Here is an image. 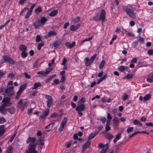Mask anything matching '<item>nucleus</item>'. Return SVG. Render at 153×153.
I'll return each instance as SVG.
<instances>
[{
    "label": "nucleus",
    "mask_w": 153,
    "mask_h": 153,
    "mask_svg": "<svg viewBox=\"0 0 153 153\" xmlns=\"http://www.w3.org/2000/svg\"><path fill=\"white\" fill-rule=\"evenodd\" d=\"M105 12L104 10H101L100 13H97L93 17V19L95 21L101 20L103 22L105 21Z\"/></svg>",
    "instance_id": "nucleus-1"
},
{
    "label": "nucleus",
    "mask_w": 153,
    "mask_h": 153,
    "mask_svg": "<svg viewBox=\"0 0 153 153\" xmlns=\"http://www.w3.org/2000/svg\"><path fill=\"white\" fill-rule=\"evenodd\" d=\"M5 62H7L12 65L14 64L15 63V62L13 59H12L9 56L6 55L3 56L2 59H1V63Z\"/></svg>",
    "instance_id": "nucleus-2"
},
{
    "label": "nucleus",
    "mask_w": 153,
    "mask_h": 153,
    "mask_svg": "<svg viewBox=\"0 0 153 153\" xmlns=\"http://www.w3.org/2000/svg\"><path fill=\"white\" fill-rule=\"evenodd\" d=\"M37 145V143L30 144L27 150L26 151V153H37L36 150Z\"/></svg>",
    "instance_id": "nucleus-3"
},
{
    "label": "nucleus",
    "mask_w": 153,
    "mask_h": 153,
    "mask_svg": "<svg viewBox=\"0 0 153 153\" xmlns=\"http://www.w3.org/2000/svg\"><path fill=\"white\" fill-rule=\"evenodd\" d=\"M123 9L125 10L129 17L133 18L136 17L135 13L130 8H128L126 6H123Z\"/></svg>",
    "instance_id": "nucleus-4"
},
{
    "label": "nucleus",
    "mask_w": 153,
    "mask_h": 153,
    "mask_svg": "<svg viewBox=\"0 0 153 153\" xmlns=\"http://www.w3.org/2000/svg\"><path fill=\"white\" fill-rule=\"evenodd\" d=\"M97 55L96 54H94L90 58H85V64L86 66H88L91 65L93 62L94 60L95 59Z\"/></svg>",
    "instance_id": "nucleus-5"
},
{
    "label": "nucleus",
    "mask_w": 153,
    "mask_h": 153,
    "mask_svg": "<svg viewBox=\"0 0 153 153\" xmlns=\"http://www.w3.org/2000/svg\"><path fill=\"white\" fill-rule=\"evenodd\" d=\"M45 98L47 99V107L50 108L53 104V99L52 97L48 95H46L45 96Z\"/></svg>",
    "instance_id": "nucleus-6"
},
{
    "label": "nucleus",
    "mask_w": 153,
    "mask_h": 153,
    "mask_svg": "<svg viewBox=\"0 0 153 153\" xmlns=\"http://www.w3.org/2000/svg\"><path fill=\"white\" fill-rule=\"evenodd\" d=\"M113 127L114 129H115L118 125L119 123V120L118 118L117 117H114L113 120Z\"/></svg>",
    "instance_id": "nucleus-7"
},
{
    "label": "nucleus",
    "mask_w": 153,
    "mask_h": 153,
    "mask_svg": "<svg viewBox=\"0 0 153 153\" xmlns=\"http://www.w3.org/2000/svg\"><path fill=\"white\" fill-rule=\"evenodd\" d=\"M36 140V139L35 137H29L26 141V143L27 144L30 143H31L30 144L36 143L35 142Z\"/></svg>",
    "instance_id": "nucleus-8"
},
{
    "label": "nucleus",
    "mask_w": 153,
    "mask_h": 153,
    "mask_svg": "<svg viewBox=\"0 0 153 153\" xmlns=\"http://www.w3.org/2000/svg\"><path fill=\"white\" fill-rule=\"evenodd\" d=\"M33 25L35 29H37L39 27H41L42 25L40 21V19H36Z\"/></svg>",
    "instance_id": "nucleus-9"
},
{
    "label": "nucleus",
    "mask_w": 153,
    "mask_h": 153,
    "mask_svg": "<svg viewBox=\"0 0 153 153\" xmlns=\"http://www.w3.org/2000/svg\"><path fill=\"white\" fill-rule=\"evenodd\" d=\"M79 105L76 108V111H83L85 108V105L84 104H79Z\"/></svg>",
    "instance_id": "nucleus-10"
},
{
    "label": "nucleus",
    "mask_w": 153,
    "mask_h": 153,
    "mask_svg": "<svg viewBox=\"0 0 153 153\" xmlns=\"http://www.w3.org/2000/svg\"><path fill=\"white\" fill-rule=\"evenodd\" d=\"M80 25V24L79 23L76 24V25H72L71 26L70 30L72 31H75L79 28Z\"/></svg>",
    "instance_id": "nucleus-11"
},
{
    "label": "nucleus",
    "mask_w": 153,
    "mask_h": 153,
    "mask_svg": "<svg viewBox=\"0 0 153 153\" xmlns=\"http://www.w3.org/2000/svg\"><path fill=\"white\" fill-rule=\"evenodd\" d=\"M65 45L68 48H72L75 45V42H73L71 43L69 42H66L65 44Z\"/></svg>",
    "instance_id": "nucleus-12"
},
{
    "label": "nucleus",
    "mask_w": 153,
    "mask_h": 153,
    "mask_svg": "<svg viewBox=\"0 0 153 153\" xmlns=\"http://www.w3.org/2000/svg\"><path fill=\"white\" fill-rule=\"evenodd\" d=\"M146 80L150 83L153 82V72L152 74H149L146 79Z\"/></svg>",
    "instance_id": "nucleus-13"
},
{
    "label": "nucleus",
    "mask_w": 153,
    "mask_h": 153,
    "mask_svg": "<svg viewBox=\"0 0 153 153\" xmlns=\"http://www.w3.org/2000/svg\"><path fill=\"white\" fill-rule=\"evenodd\" d=\"M19 48V50L22 52H26L27 51V47L24 45H20Z\"/></svg>",
    "instance_id": "nucleus-14"
},
{
    "label": "nucleus",
    "mask_w": 153,
    "mask_h": 153,
    "mask_svg": "<svg viewBox=\"0 0 153 153\" xmlns=\"http://www.w3.org/2000/svg\"><path fill=\"white\" fill-rule=\"evenodd\" d=\"M61 42L58 41H55L53 44L52 45L55 48H57L61 44Z\"/></svg>",
    "instance_id": "nucleus-15"
},
{
    "label": "nucleus",
    "mask_w": 153,
    "mask_h": 153,
    "mask_svg": "<svg viewBox=\"0 0 153 153\" xmlns=\"http://www.w3.org/2000/svg\"><path fill=\"white\" fill-rule=\"evenodd\" d=\"M41 86V84L40 82L36 83L34 84L33 87H32L31 89L33 90L36 89L38 87H40Z\"/></svg>",
    "instance_id": "nucleus-16"
},
{
    "label": "nucleus",
    "mask_w": 153,
    "mask_h": 153,
    "mask_svg": "<svg viewBox=\"0 0 153 153\" xmlns=\"http://www.w3.org/2000/svg\"><path fill=\"white\" fill-rule=\"evenodd\" d=\"M54 124V123H51L49 124L48 126H46L45 128L47 129L48 130L47 131H50L52 127H53Z\"/></svg>",
    "instance_id": "nucleus-17"
},
{
    "label": "nucleus",
    "mask_w": 153,
    "mask_h": 153,
    "mask_svg": "<svg viewBox=\"0 0 153 153\" xmlns=\"http://www.w3.org/2000/svg\"><path fill=\"white\" fill-rule=\"evenodd\" d=\"M80 17L79 16H77L75 17L74 19H72L71 21H72V23L75 24L77 22H78L80 20Z\"/></svg>",
    "instance_id": "nucleus-18"
},
{
    "label": "nucleus",
    "mask_w": 153,
    "mask_h": 153,
    "mask_svg": "<svg viewBox=\"0 0 153 153\" xmlns=\"http://www.w3.org/2000/svg\"><path fill=\"white\" fill-rule=\"evenodd\" d=\"M58 13V11L55 10L52 11L49 13V15L50 16H54L56 15Z\"/></svg>",
    "instance_id": "nucleus-19"
},
{
    "label": "nucleus",
    "mask_w": 153,
    "mask_h": 153,
    "mask_svg": "<svg viewBox=\"0 0 153 153\" xmlns=\"http://www.w3.org/2000/svg\"><path fill=\"white\" fill-rule=\"evenodd\" d=\"M133 76V75L131 74H127L126 76L123 77V79H131L132 78Z\"/></svg>",
    "instance_id": "nucleus-20"
},
{
    "label": "nucleus",
    "mask_w": 153,
    "mask_h": 153,
    "mask_svg": "<svg viewBox=\"0 0 153 153\" xmlns=\"http://www.w3.org/2000/svg\"><path fill=\"white\" fill-rule=\"evenodd\" d=\"M93 36H91L88 38H86V39H84L81 42V44H80V45H83L84 43L85 42L90 41V40H91L93 39Z\"/></svg>",
    "instance_id": "nucleus-21"
},
{
    "label": "nucleus",
    "mask_w": 153,
    "mask_h": 153,
    "mask_svg": "<svg viewBox=\"0 0 153 153\" xmlns=\"http://www.w3.org/2000/svg\"><path fill=\"white\" fill-rule=\"evenodd\" d=\"M48 19L45 17H42L40 19V21L42 25L45 24V22L47 21Z\"/></svg>",
    "instance_id": "nucleus-22"
},
{
    "label": "nucleus",
    "mask_w": 153,
    "mask_h": 153,
    "mask_svg": "<svg viewBox=\"0 0 153 153\" xmlns=\"http://www.w3.org/2000/svg\"><path fill=\"white\" fill-rule=\"evenodd\" d=\"M67 117H64L60 125L65 126L67 123Z\"/></svg>",
    "instance_id": "nucleus-23"
},
{
    "label": "nucleus",
    "mask_w": 153,
    "mask_h": 153,
    "mask_svg": "<svg viewBox=\"0 0 153 153\" xmlns=\"http://www.w3.org/2000/svg\"><path fill=\"white\" fill-rule=\"evenodd\" d=\"M89 144L90 143L88 141L85 143L82 146L83 150H84L85 149H86L89 146Z\"/></svg>",
    "instance_id": "nucleus-24"
},
{
    "label": "nucleus",
    "mask_w": 153,
    "mask_h": 153,
    "mask_svg": "<svg viewBox=\"0 0 153 153\" xmlns=\"http://www.w3.org/2000/svg\"><path fill=\"white\" fill-rule=\"evenodd\" d=\"M105 137L108 140L112 139L113 137V136L111 134L107 133L105 135Z\"/></svg>",
    "instance_id": "nucleus-25"
},
{
    "label": "nucleus",
    "mask_w": 153,
    "mask_h": 153,
    "mask_svg": "<svg viewBox=\"0 0 153 153\" xmlns=\"http://www.w3.org/2000/svg\"><path fill=\"white\" fill-rule=\"evenodd\" d=\"M0 112L1 113L5 114L6 113V110L4 107L1 106L0 107Z\"/></svg>",
    "instance_id": "nucleus-26"
},
{
    "label": "nucleus",
    "mask_w": 153,
    "mask_h": 153,
    "mask_svg": "<svg viewBox=\"0 0 153 153\" xmlns=\"http://www.w3.org/2000/svg\"><path fill=\"white\" fill-rule=\"evenodd\" d=\"M27 86V84L25 83L23 85H21L19 88V90L22 92L26 89Z\"/></svg>",
    "instance_id": "nucleus-27"
},
{
    "label": "nucleus",
    "mask_w": 153,
    "mask_h": 153,
    "mask_svg": "<svg viewBox=\"0 0 153 153\" xmlns=\"http://www.w3.org/2000/svg\"><path fill=\"white\" fill-rule=\"evenodd\" d=\"M42 8L40 7H39L37 8H35V12L36 13H38L42 12Z\"/></svg>",
    "instance_id": "nucleus-28"
},
{
    "label": "nucleus",
    "mask_w": 153,
    "mask_h": 153,
    "mask_svg": "<svg viewBox=\"0 0 153 153\" xmlns=\"http://www.w3.org/2000/svg\"><path fill=\"white\" fill-rule=\"evenodd\" d=\"M151 97V95L150 94L146 95L143 98V100L144 102L150 99Z\"/></svg>",
    "instance_id": "nucleus-29"
},
{
    "label": "nucleus",
    "mask_w": 153,
    "mask_h": 153,
    "mask_svg": "<svg viewBox=\"0 0 153 153\" xmlns=\"http://www.w3.org/2000/svg\"><path fill=\"white\" fill-rule=\"evenodd\" d=\"M13 148L11 146H9L6 150V153H13Z\"/></svg>",
    "instance_id": "nucleus-30"
},
{
    "label": "nucleus",
    "mask_w": 153,
    "mask_h": 153,
    "mask_svg": "<svg viewBox=\"0 0 153 153\" xmlns=\"http://www.w3.org/2000/svg\"><path fill=\"white\" fill-rule=\"evenodd\" d=\"M127 67H125L123 66H120L118 68V69L121 72H123L125 70L126 68H127Z\"/></svg>",
    "instance_id": "nucleus-31"
},
{
    "label": "nucleus",
    "mask_w": 153,
    "mask_h": 153,
    "mask_svg": "<svg viewBox=\"0 0 153 153\" xmlns=\"http://www.w3.org/2000/svg\"><path fill=\"white\" fill-rule=\"evenodd\" d=\"M86 101L85 97H82L81 98L80 100L78 101V104H83V103L85 102Z\"/></svg>",
    "instance_id": "nucleus-32"
},
{
    "label": "nucleus",
    "mask_w": 153,
    "mask_h": 153,
    "mask_svg": "<svg viewBox=\"0 0 153 153\" xmlns=\"http://www.w3.org/2000/svg\"><path fill=\"white\" fill-rule=\"evenodd\" d=\"M133 123L135 125H139L140 126H142V124L138 120H133Z\"/></svg>",
    "instance_id": "nucleus-33"
},
{
    "label": "nucleus",
    "mask_w": 153,
    "mask_h": 153,
    "mask_svg": "<svg viewBox=\"0 0 153 153\" xmlns=\"http://www.w3.org/2000/svg\"><path fill=\"white\" fill-rule=\"evenodd\" d=\"M105 64V61L104 60L102 61L99 65V68L100 69H102Z\"/></svg>",
    "instance_id": "nucleus-34"
},
{
    "label": "nucleus",
    "mask_w": 153,
    "mask_h": 153,
    "mask_svg": "<svg viewBox=\"0 0 153 153\" xmlns=\"http://www.w3.org/2000/svg\"><path fill=\"white\" fill-rule=\"evenodd\" d=\"M5 92L6 94H7L8 96H10L13 94V91L10 90L8 91L7 92L6 91V89L5 90Z\"/></svg>",
    "instance_id": "nucleus-35"
},
{
    "label": "nucleus",
    "mask_w": 153,
    "mask_h": 153,
    "mask_svg": "<svg viewBox=\"0 0 153 153\" xmlns=\"http://www.w3.org/2000/svg\"><path fill=\"white\" fill-rule=\"evenodd\" d=\"M109 124L110 123H108V122H107L105 127V130L106 131H109L111 129V128L109 126Z\"/></svg>",
    "instance_id": "nucleus-36"
},
{
    "label": "nucleus",
    "mask_w": 153,
    "mask_h": 153,
    "mask_svg": "<svg viewBox=\"0 0 153 153\" xmlns=\"http://www.w3.org/2000/svg\"><path fill=\"white\" fill-rule=\"evenodd\" d=\"M56 34L55 32L53 31H51L48 33V36H54Z\"/></svg>",
    "instance_id": "nucleus-37"
},
{
    "label": "nucleus",
    "mask_w": 153,
    "mask_h": 153,
    "mask_svg": "<svg viewBox=\"0 0 153 153\" xmlns=\"http://www.w3.org/2000/svg\"><path fill=\"white\" fill-rule=\"evenodd\" d=\"M8 111L11 114L14 113L15 111V109L13 107L9 108Z\"/></svg>",
    "instance_id": "nucleus-38"
},
{
    "label": "nucleus",
    "mask_w": 153,
    "mask_h": 153,
    "mask_svg": "<svg viewBox=\"0 0 153 153\" xmlns=\"http://www.w3.org/2000/svg\"><path fill=\"white\" fill-rule=\"evenodd\" d=\"M27 55V53L26 52H22L21 53V56L23 58H26Z\"/></svg>",
    "instance_id": "nucleus-39"
},
{
    "label": "nucleus",
    "mask_w": 153,
    "mask_h": 153,
    "mask_svg": "<svg viewBox=\"0 0 153 153\" xmlns=\"http://www.w3.org/2000/svg\"><path fill=\"white\" fill-rule=\"evenodd\" d=\"M107 115V118L108 120L106 121V122H108V123H110V120L112 119V117L111 116L110 114L109 113H108Z\"/></svg>",
    "instance_id": "nucleus-40"
},
{
    "label": "nucleus",
    "mask_w": 153,
    "mask_h": 153,
    "mask_svg": "<svg viewBox=\"0 0 153 153\" xmlns=\"http://www.w3.org/2000/svg\"><path fill=\"white\" fill-rule=\"evenodd\" d=\"M44 141L43 138L42 137H40L39 139V144L41 146L44 145Z\"/></svg>",
    "instance_id": "nucleus-41"
},
{
    "label": "nucleus",
    "mask_w": 153,
    "mask_h": 153,
    "mask_svg": "<svg viewBox=\"0 0 153 153\" xmlns=\"http://www.w3.org/2000/svg\"><path fill=\"white\" fill-rule=\"evenodd\" d=\"M106 120V118L105 117H102L100 118V120L102 122L103 124H104L105 123Z\"/></svg>",
    "instance_id": "nucleus-42"
},
{
    "label": "nucleus",
    "mask_w": 153,
    "mask_h": 153,
    "mask_svg": "<svg viewBox=\"0 0 153 153\" xmlns=\"http://www.w3.org/2000/svg\"><path fill=\"white\" fill-rule=\"evenodd\" d=\"M32 12H30V11L28 10V12H27L26 14V15L25 18V19H27L29 18Z\"/></svg>",
    "instance_id": "nucleus-43"
},
{
    "label": "nucleus",
    "mask_w": 153,
    "mask_h": 153,
    "mask_svg": "<svg viewBox=\"0 0 153 153\" xmlns=\"http://www.w3.org/2000/svg\"><path fill=\"white\" fill-rule=\"evenodd\" d=\"M44 45V44L43 43H41L37 45V50H41V47Z\"/></svg>",
    "instance_id": "nucleus-44"
},
{
    "label": "nucleus",
    "mask_w": 153,
    "mask_h": 153,
    "mask_svg": "<svg viewBox=\"0 0 153 153\" xmlns=\"http://www.w3.org/2000/svg\"><path fill=\"white\" fill-rule=\"evenodd\" d=\"M36 4V3L33 4L28 10L32 12V11L33 10V8L35 7Z\"/></svg>",
    "instance_id": "nucleus-45"
},
{
    "label": "nucleus",
    "mask_w": 153,
    "mask_h": 153,
    "mask_svg": "<svg viewBox=\"0 0 153 153\" xmlns=\"http://www.w3.org/2000/svg\"><path fill=\"white\" fill-rule=\"evenodd\" d=\"M65 126H62L61 125H60V126L59 128V132H61L63 130V129L64 128Z\"/></svg>",
    "instance_id": "nucleus-46"
},
{
    "label": "nucleus",
    "mask_w": 153,
    "mask_h": 153,
    "mask_svg": "<svg viewBox=\"0 0 153 153\" xmlns=\"http://www.w3.org/2000/svg\"><path fill=\"white\" fill-rule=\"evenodd\" d=\"M49 108H47L46 109V111H44V112H42V113L44 114L45 116H47L49 113Z\"/></svg>",
    "instance_id": "nucleus-47"
},
{
    "label": "nucleus",
    "mask_w": 153,
    "mask_h": 153,
    "mask_svg": "<svg viewBox=\"0 0 153 153\" xmlns=\"http://www.w3.org/2000/svg\"><path fill=\"white\" fill-rule=\"evenodd\" d=\"M65 80V77L64 76H62L60 80V82L61 83H64Z\"/></svg>",
    "instance_id": "nucleus-48"
},
{
    "label": "nucleus",
    "mask_w": 153,
    "mask_h": 153,
    "mask_svg": "<svg viewBox=\"0 0 153 153\" xmlns=\"http://www.w3.org/2000/svg\"><path fill=\"white\" fill-rule=\"evenodd\" d=\"M137 61V58L136 57L134 58L131 61V63H136Z\"/></svg>",
    "instance_id": "nucleus-49"
},
{
    "label": "nucleus",
    "mask_w": 153,
    "mask_h": 153,
    "mask_svg": "<svg viewBox=\"0 0 153 153\" xmlns=\"http://www.w3.org/2000/svg\"><path fill=\"white\" fill-rule=\"evenodd\" d=\"M5 122V119L3 117H0V123L1 124H2L4 123Z\"/></svg>",
    "instance_id": "nucleus-50"
},
{
    "label": "nucleus",
    "mask_w": 153,
    "mask_h": 153,
    "mask_svg": "<svg viewBox=\"0 0 153 153\" xmlns=\"http://www.w3.org/2000/svg\"><path fill=\"white\" fill-rule=\"evenodd\" d=\"M95 137L93 133H91L90 134L88 137V139L90 140L92 138H94Z\"/></svg>",
    "instance_id": "nucleus-51"
},
{
    "label": "nucleus",
    "mask_w": 153,
    "mask_h": 153,
    "mask_svg": "<svg viewBox=\"0 0 153 153\" xmlns=\"http://www.w3.org/2000/svg\"><path fill=\"white\" fill-rule=\"evenodd\" d=\"M41 38L40 36L38 35H37L36 37V42H39L41 41Z\"/></svg>",
    "instance_id": "nucleus-52"
},
{
    "label": "nucleus",
    "mask_w": 153,
    "mask_h": 153,
    "mask_svg": "<svg viewBox=\"0 0 153 153\" xmlns=\"http://www.w3.org/2000/svg\"><path fill=\"white\" fill-rule=\"evenodd\" d=\"M67 62V59L66 58H64L63 59L62 62L61 63L62 65H65Z\"/></svg>",
    "instance_id": "nucleus-53"
},
{
    "label": "nucleus",
    "mask_w": 153,
    "mask_h": 153,
    "mask_svg": "<svg viewBox=\"0 0 153 153\" xmlns=\"http://www.w3.org/2000/svg\"><path fill=\"white\" fill-rule=\"evenodd\" d=\"M128 97V95L126 94H125L123 96V100L125 101L127 100Z\"/></svg>",
    "instance_id": "nucleus-54"
},
{
    "label": "nucleus",
    "mask_w": 153,
    "mask_h": 153,
    "mask_svg": "<svg viewBox=\"0 0 153 153\" xmlns=\"http://www.w3.org/2000/svg\"><path fill=\"white\" fill-rule=\"evenodd\" d=\"M9 101V99L7 97H6L3 100V102L4 104H5L6 103H7Z\"/></svg>",
    "instance_id": "nucleus-55"
},
{
    "label": "nucleus",
    "mask_w": 153,
    "mask_h": 153,
    "mask_svg": "<svg viewBox=\"0 0 153 153\" xmlns=\"http://www.w3.org/2000/svg\"><path fill=\"white\" fill-rule=\"evenodd\" d=\"M5 132V129H0V136H1L4 134Z\"/></svg>",
    "instance_id": "nucleus-56"
},
{
    "label": "nucleus",
    "mask_w": 153,
    "mask_h": 153,
    "mask_svg": "<svg viewBox=\"0 0 153 153\" xmlns=\"http://www.w3.org/2000/svg\"><path fill=\"white\" fill-rule=\"evenodd\" d=\"M138 40L142 43H143L144 42L143 38L141 36H140L139 37Z\"/></svg>",
    "instance_id": "nucleus-57"
},
{
    "label": "nucleus",
    "mask_w": 153,
    "mask_h": 153,
    "mask_svg": "<svg viewBox=\"0 0 153 153\" xmlns=\"http://www.w3.org/2000/svg\"><path fill=\"white\" fill-rule=\"evenodd\" d=\"M148 53L150 55H153V49H151L149 50L148 51Z\"/></svg>",
    "instance_id": "nucleus-58"
},
{
    "label": "nucleus",
    "mask_w": 153,
    "mask_h": 153,
    "mask_svg": "<svg viewBox=\"0 0 153 153\" xmlns=\"http://www.w3.org/2000/svg\"><path fill=\"white\" fill-rule=\"evenodd\" d=\"M141 122H145L146 120V118L145 116H143L140 119Z\"/></svg>",
    "instance_id": "nucleus-59"
},
{
    "label": "nucleus",
    "mask_w": 153,
    "mask_h": 153,
    "mask_svg": "<svg viewBox=\"0 0 153 153\" xmlns=\"http://www.w3.org/2000/svg\"><path fill=\"white\" fill-rule=\"evenodd\" d=\"M133 129V127H129L127 130V132L128 133H129Z\"/></svg>",
    "instance_id": "nucleus-60"
},
{
    "label": "nucleus",
    "mask_w": 153,
    "mask_h": 153,
    "mask_svg": "<svg viewBox=\"0 0 153 153\" xmlns=\"http://www.w3.org/2000/svg\"><path fill=\"white\" fill-rule=\"evenodd\" d=\"M52 70V68L50 69V68H48V69H46V71L45 72V74H48Z\"/></svg>",
    "instance_id": "nucleus-61"
},
{
    "label": "nucleus",
    "mask_w": 153,
    "mask_h": 153,
    "mask_svg": "<svg viewBox=\"0 0 153 153\" xmlns=\"http://www.w3.org/2000/svg\"><path fill=\"white\" fill-rule=\"evenodd\" d=\"M58 114H57L56 113H53L52 114H51V118H54L56 117L57 116Z\"/></svg>",
    "instance_id": "nucleus-62"
},
{
    "label": "nucleus",
    "mask_w": 153,
    "mask_h": 153,
    "mask_svg": "<svg viewBox=\"0 0 153 153\" xmlns=\"http://www.w3.org/2000/svg\"><path fill=\"white\" fill-rule=\"evenodd\" d=\"M108 148V146H107L106 149H102L101 151L100 152V153H105L107 151Z\"/></svg>",
    "instance_id": "nucleus-63"
},
{
    "label": "nucleus",
    "mask_w": 153,
    "mask_h": 153,
    "mask_svg": "<svg viewBox=\"0 0 153 153\" xmlns=\"http://www.w3.org/2000/svg\"><path fill=\"white\" fill-rule=\"evenodd\" d=\"M145 125L147 126H150L152 127L153 126V123L151 122L146 123L145 124Z\"/></svg>",
    "instance_id": "nucleus-64"
}]
</instances>
